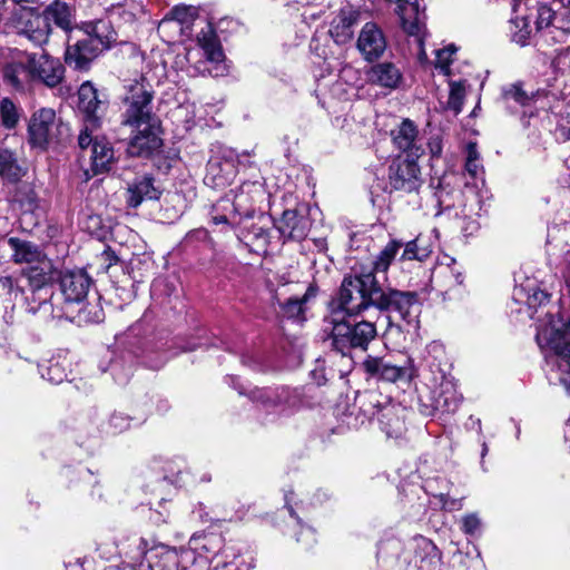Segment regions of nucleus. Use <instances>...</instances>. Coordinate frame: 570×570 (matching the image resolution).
<instances>
[{"label":"nucleus","instance_id":"f257e3e1","mask_svg":"<svg viewBox=\"0 0 570 570\" xmlns=\"http://www.w3.org/2000/svg\"><path fill=\"white\" fill-rule=\"evenodd\" d=\"M394 254L395 252H381L370 271H363L354 277H344L337 295L338 308L350 316L362 315L372 307L377 309L382 286L375 273L386 272Z\"/></svg>","mask_w":570,"mask_h":570},{"label":"nucleus","instance_id":"f03ea898","mask_svg":"<svg viewBox=\"0 0 570 570\" xmlns=\"http://www.w3.org/2000/svg\"><path fill=\"white\" fill-rule=\"evenodd\" d=\"M0 296L7 301L13 302V306L19 304L26 312L38 314L43 321L55 318H71L69 311L56 306L52 302L53 289L51 285L27 284L22 286L11 277L0 278Z\"/></svg>","mask_w":570,"mask_h":570},{"label":"nucleus","instance_id":"7ed1b4c3","mask_svg":"<svg viewBox=\"0 0 570 570\" xmlns=\"http://www.w3.org/2000/svg\"><path fill=\"white\" fill-rule=\"evenodd\" d=\"M547 322L539 325L535 340L541 350H549L558 358L560 383L570 394V323L547 314Z\"/></svg>","mask_w":570,"mask_h":570},{"label":"nucleus","instance_id":"20e7f679","mask_svg":"<svg viewBox=\"0 0 570 570\" xmlns=\"http://www.w3.org/2000/svg\"><path fill=\"white\" fill-rule=\"evenodd\" d=\"M513 12L514 17L510 21L512 40L521 46L527 45L533 32L532 19H534V29L539 31L550 27L557 17L550 7L540 4L537 0H515Z\"/></svg>","mask_w":570,"mask_h":570},{"label":"nucleus","instance_id":"39448f33","mask_svg":"<svg viewBox=\"0 0 570 570\" xmlns=\"http://www.w3.org/2000/svg\"><path fill=\"white\" fill-rule=\"evenodd\" d=\"M132 543L136 552L131 559L138 566V570H193L186 566L195 561L190 551L161 547L147 552L142 538H134Z\"/></svg>","mask_w":570,"mask_h":570},{"label":"nucleus","instance_id":"423d86ee","mask_svg":"<svg viewBox=\"0 0 570 570\" xmlns=\"http://www.w3.org/2000/svg\"><path fill=\"white\" fill-rule=\"evenodd\" d=\"M375 336L376 326L373 321L363 320L355 323L342 321L334 324L331 340L333 348L346 355L353 348L367 350Z\"/></svg>","mask_w":570,"mask_h":570},{"label":"nucleus","instance_id":"0eeeda50","mask_svg":"<svg viewBox=\"0 0 570 570\" xmlns=\"http://www.w3.org/2000/svg\"><path fill=\"white\" fill-rule=\"evenodd\" d=\"M364 371L372 377L389 383L409 382L414 376V365L411 357L367 356L363 362Z\"/></svg>","mask_w":570,"mask_h":570},{"label":"nucleus","instance_id":"6e6552de","mask_svg":"<svg viewBox=\"0 0 570 570\" xmlns=\"http://www.w3.org/2000/svg\"><path fill=\"white\" fill-rule=\"evenodd\" d=\"M12 259L24 264L21 282L27 284L51 285L58 267L45 252H13Z\"/></svg>","mask_w":570,"mask_h":570},{"label":"nucleus","instance_id":"1a4fd4ad","mask_svg":"<svg viewBox=\"0 0 570 570\" xmlns=\"http://www.w3.org/2000/svg\"><path fill=\"white\" fill-rule=\"evenodd\" d=\"M63 125L51 108H40L30 118L29 141L33 147L45 149L62 135Z\"/></svg>","mask_w":570,"mask_h":570},{"label":"nucleus","instance_id":"9d476101","mask_svg":"<svg viewBox=\"0 0 570 570\" xmlns=\"http://www.w3.org/2000/svg\"><path fill=\"white\" fill-rule=\"evenodd\" d=\"M12 23L18 35L26 37L36 46H43L49 40L51 27L42 12L21 7L14 11Z\"/></svg>","mask_w":570,"mask_h":570},{"label":"nucleus","instance_id":"9b49d317","mask_svg":"<svg viewBox=\"0 0 570 570\" xmlns=\"http://www.w3.org/2000/svg\"><path fill=\"white\" fill-rule=\"evenodd\" d=\"M423 184L417 159L396 156L389 166V185L393 190L414 193Z\"/></svg>","mask_w":570,"mask_h":570},{"label":"nucleus","instance_id":"f8f14e48","mask_svg":"<svg viewBox=\"0 0 570 570\" xmlns=\"http://www.w3.org/2000/svg\"><path fill=\"white\" fill-rule=\"evenodd\" d=\"M28 68L32 81H40L47 87L55 88L63 79L65 67L58 58L41 52H27Z\"/></svg>","mask_w":570,"mask_h":570},{"label":"nucleus","instance_id":"ddd939ff","mask_svg":"<svg viewBox=\"0 0 570 570\" xmlns=\"http://www.w3.org/2000/svg\"><path fill=\"white\" fill-rule=\"evenodd\" d=\"M377 311L395 312L406 324H412L420 313L417 294L391 288L385 291L382 287V297L379 298Z\"/></svg>","mask_w":570,"mask_h":570},{"label":"nucleus","instance_id":"4468645a","mask_svg":"<svg viewBox=\"0 0 570 570\" xmlns=\"http://www.w3.org/2000/svg\"><path fill=\"white\" fill-rule=\"evenodd\" d=\"M363 419L360 425H363L366 420H371L376 415L380 426L383 432L390 438H399L404 431V419L401 414L402 409L393 404L379 405L377 403L370 402L367 406L360 409Z\"/></svg>","mask_w":570,"mask_h":570},{"label":"nucleus","instance_id":"2eb2a0df","mask_svg":"<svg viewBox=\"0 0 570 570\" xmlns=\"http://www.w3.org/2000/svg\"><path fill=\"white\" fill-rule=\"evenodd\" d=\"M249 399L261 404L266 410H276L285 413L288 409L299 405L301 399L296 390L288 387H255L249 391Z\"/></svg>","mask_w":570,"mask_h":570},{"label":"nucleus","instance_id":"dca6fc26","mask_svg":"<svg viewBox=\"0 0 570 570\" xmlns=\"http://www.w3.org/2000/svg\"><path fill=\"white\" fill-rule=\"evenodd\" d=\"M387 48V39L382 28L374 21H368L361 28L356 49L367 62L379 60Z\"/></svg>","mask_w":570,"mask_h":570},{"label":"nucleus","instance_id":"f3484780","mask_svg":"<svg viewBox=\"0 0 570 570\" xmlns=\"http://www.w3.org/2000/svg\"><path fill=\"white\" fill-rule=\"evenodd\" d=\"M92 284L85 269L66 271L60 276V291L65 298V311L72 304H82Z\"/></svg>","mask_w":570,"mask_h":570},{"label":"nucleus","instance_id":"a211bd4d","mask_svg":"<svg viewBox=\"0 0 570 570\" xmlns=\"http://www.w3.org/2000/svg\"><path fill=\"white\" fill-rule=\"evenodd\" d=\"M394 147L403 153L404 157L419 159L424 154L423 145L419 138V129L413 121L404 119L391 131Z\"/></svg>","mask_w":570,"mask_h":570},{"label":"nucleus","instance_id":"6ab92c4d","mask_svg":"<svg viewBox=\"0 0 570 570\" xmlns=\"http://www.w3.org/2000/svg\"><path fill=\"white\" fill-rule=\"evenodd\" d=\"M266 196L264 184L244 181L235 191L233 207L235 213L242 217H252L258 204L263 203Z\"/></svg>","mask_w":570,"mask_h":570},{"label":"nucleus","instance_id":"aec40b11","mask_svg":"<svg viewBox=\"0 0 570 570\" xmlns=\"http://www.w3.org/2000/svg\"><path fill=\"white\" fill-rule=\"evenodd\" d=\"M309 225L307 206L299 205L294 209H287L283 213L282 218L277 223V229L285 240L299 242L306 237Z\"/></svg>","mask_w":570,"mask_h":570},{"label":"nucleus","instance_id":"412c9836","mask_svg":"<svg viewBox=\"0 0 570 570\" xmlns=\"http://www.w3.org/2000/svg\"><path fill=\"white\" fill-rule=\"evenodd\" d=\"M268 288L272 295V303L277 304L281 307L283 315L288 318L298 317L304 311L303 305L316 296V288L313 285L308 286L301 298L296 296L285 297L289 294L288 284H282L277 288H274L273 285H268Z\"/></svg>","mask_w":570,"mask_h":570},{"label":"nucleus","instance_id":"4be33fe9","mask_svg":"<svg viewBox=\"0 0 570 570\" xmlns=\"http://www.w3.org/2000/svg\"><path fill=\"white\" fill-rule=\"evenodd\" d=\"M107 100L102 99L98 90L90 83L83 82L78 90V108L92 127H98L99 119L107 109Z\"/></svg>","mask_w":570,"mask_h":570},{"label":"nucleus","instance_id":"5701e85b","mask_svg":"<svg viewBox=\"0 0 570 570\" xmlns=\"http://www.w3.org/2000/svg\"><path fill=\"white\" fill-rule=\"evenodd\" d=\"M360 11L351 6L338 10L330 26V35L337 45L348 43L354 36V27L358 22Z\"/></svg>","mask_w":570,"mask_h":570},{"label":"nucleus","instance_id":"b1692460","mask_svg":"<svg viewBox=\"0 0 570 570\" xmlns=\"http://www.w3.org/2000/svg\"><path fill=\"white\" fill-rule=\"evenodd\" d=\"M161 146L158 129L154 122L141 125L137 134L130 139L128 154L135 157H148Z\"/></svg>","mask_w":570,"mask_h":570},{"label":"nucleus","instance_id":"393cba45","mask_svg":"<svg viewBox=\"0 0 570 570\" xmlns=\"http://www.w3.org/2000/svg\"><path fill=\"white\" fill-rule=\"evenodd\" d=\"M414 551V562L419 570H438L441 563V552L438 547L423 535H415L409 542Z\"/></svg>","mask_w":570,"mask_h":570},{"label":"nucleus","instance_id":"a878e982","mask_svg":"<svg viewBox=\"0 0 570 570\" xmlns=\"http://www.w3.org/2000/svg\"><path fill=\"white\" fill-rule=\"evenodd\" d=\"M104 51L102 47L97 45L88 36L68 46L66 50V62L75 69H87L89 63Z\"/></svg>","mask_w":570,"mask_h":570},{"label":"nucleus","instance_id":"bb28decb","mask_svg":"<svg viewBox=\"0 0 570 570\" xmlns=\"http://www.w3.org/2000/svg\"><path fill=\"white\" fill-rule=\"evenodd\" d=\"M368 80L377 86L395 89L402 80L400 69L392 62H380L371 67L367 72Z\"/></svg>","mask_w":570,"mask_h":570},{"label":"nucleus","instance_id":"cd10ccee","mask_svg":"<svg viewBox=\"0 0 570 570\" xmlns=\"http://www.w3.org/2000/svg\"><path fill=\"white\" fill-rule=\"evenodd\" d=\"M4 81L16 90H23L32 81L28 68V57L24 52L19 60L6 66L3 70Z\"/></svg>","mask_w":570,"mask_h":570},{"label":"nucleus","instance_id":"c85d7f7f","mask_svg":"<svg viewBox=\"0 0 570 570\" xmlns=\"http://www.w3.org/2000/svg\"><path fill=\"white\" fill-rule=\"evenodd\" d=\"M151 101L153 99H145L124 102V124L136 128H140L141 125L151 124Z\"/></svg>","mask_w":570,"mask_h":570},{"label":"nucleus","instance_id":"c756f323","mask_svg":"<svg viewBox=\"0 0 570 570\" xmlns=\"http://www.w3.org/2000/svg\"><path fill=\"white\" fill-rule=\"evenodd\" d=\"M151 101L153 99H145L124 102V124L136 128H140L141 125L151 124Z\"/></svg>","mask_w":570,"mask_h":570},{"label":"nucleus","instance_id":"7c9ffc66","mask_svg":"<svg viewBox=\"0 0 570 570\" xmlns=\"http://www.w3.org/2000/svg\"><path fill=\"white\" fill-rule=\"evenodd\" d=\"M86 35L104 50L109 49L116 42L117 33L108 19H99L83 24Z\"/></svg>","mask_w":570,"mask_h":570},{"label":"nucleus","instance_id":"2f4dec72","mask_svg":"<svg viewBox=\"0 0 570 570\" xmlns=\"http://www.w3.org/2000/svg\"><path fill=\"white\" fill-rule=\"evenodd\" d=\"M114 149L105 139H95L90 149L91 170L94 175L106 173L114 163Z\"/></svg>","mask_w":570,"mask_h":570},{"label":"nucleus","instance_id":"473e14b6","mask_svg":"<svg viewBox=\"0 0 570 570\" xmlns=\"http://www.w3.org/2000/svg\"><path fill=\"white\" fill-rule=\"evenodd\" d=\"M135 361L130 353H125L110 358L107 367H101L102 372H109L117 384H127L134 373Z\"/></svg>","mask_w":570,"mask_h":570},{"label":"nucleus","instance_id":"72a5a7b5","mask_svg":"<svg viewBox=\"0 0 570 570\" xmlns=\"http://www.w3.org/2000/svg\"><path fill=\"white\" fill-rule=\"evenodd\" d=\"M128 203L131 207L139 206L146 199H157L160 191L150 177L137 178L128 188Z\"/></svg>","mask_w":570,"mask_h":570},{"label":"nucleus","instance_id":"f704fd0d","mask_svg":"<svg viewBox=\"0 0 570 570\" xmlns=\"http://www.w3.org/2000/svg\"><path fill=\"white\" fill-rule=\"evenodd\" d=\"M145 99H153V88L144 76L125 81L122 102Z\"/></svg>","mask_w":570,"mask_h":570},{"label":"nucleus","instance_id":"c9c22d12","mask_svg":"<svg viewBox=\"0 0 570 570\" xmlns=\"http://www.w3.org/2000/svg\"><path fill=\"white\" fill-rule=\"evenodd\" d=\"M24 175L14 153L8 149L0 150V177L9 183H18Z\"/></svg>","mask_w":570,"mask_h":570},{"label":"nucleus","instance_id":"e433bc0d","mask_svg":"<svg viewBox=\"0 0 570 570\" xmlns=\"http://www.w3.org/2000/svg\"><path fill=\"white\" fill-rule=\"evenodd\" d=\"M533 99L532 94H528L521 82L510 83L502 88V100L507 108L513 109L515 106H529ZM514 112L515 110H511Z\"/></svg>","mask_w":570,"mask_h":570},{"label":"nucleus","instance_id":"4c0bfd02","mask_svg":"<svg viewBox=\"0 0 570 570\" xmlns=\"http://www.w3.org/2000/svg\"><path fill=\"white\" fill-rule=\"evenodd\" d=\"M43 17L47 18L48 24L51 26L53 22L59 28L67 30L71 24V13L69 7L63 2H53L43 12Z\"/></svg>","mask_w":570,"mask_h":570},{"label":"nucleus","instance_id":"58836bf2","mask_svg":"<svg viewBox=\"0 0 570 570\" xmlns=\"http://www.w3.org/2000/svg\"><path fill=\"white\" fill-rule=\"evenodd\" d=\"M193 549L207 556H215L223 547V538L218 533L193 535Z\"/></svg>","mask_w":570,"mask_h":570},{"label":"nucleus","instance_id":"ea45409f","mask_svg":"<svg viewBox=\"0 0 570 570\" xmlns=\"http://www.w3.org/2000/svg\"><path fill=\"white\" fill-rule=\"evenodd\" d=\"M435 402L444 411L454 412L461 402V396L458 394L454 385L450 381H445L441 384Z\"/></svg>","mask_w":570,"mask_h":570},{"label":"nucleus","instance_id":"a19ab883","mask_svg":"<svg viewBox=\"0 0 570 570\" xmlns=\"http://www.w3.org/2000/svg\"><path fill=\"white\" fill-rule=\"evenodd\" d=\"M198 43L204 51L207 60L210 62H220L224 59V52L219 42L213 32H203L198 37Z\"/></svg>","mask_w":570,"mask_h":570},{"label":"nucleus","instance_id":"79ce46f5","mask_svg":"<svg viewBox=\"0 0 570 570\" xmlns=\"http://www.w3.org/2000/svg\"><path fill=\"white\" fill-rule=\"evenodd\" d=\"M212 245V239L205 228L188 232L180 242V246L184 248H206Z\"/></svg>","mask_w":570,"mask_h":570},{"label":"nucleus","instance_id":"37998d69","mask_svg":"<svg viewBox=\"0 0 570 570\" xmlns=\"http://www.w3.org/2000/svg\"><path fill=\"white\" fill-rule=\"evenodd\" d=\"M13 199L30 210L36 205L37 193L31 184L22 181L17 185Z\"/></svg>","mask_w":570,"mask_h":570},{"label":"nucleus","instance_id":"c03bdc74","mask_svg":"<svg viewBox=\"0 0 570 570\" xmlns=\"http://www.w3.org/2000/svg\"><path fill=\"white\" fill-rule=\"evenodd\" d=\"M197 16V10L191 6H176L163 19L161 24L169 21H177L181 24L190 23Z\"/></svg>","mask_w":570,"mask_h":570},{"label":"nucleus","instance_id":"a18cd8bd","mask_svg":"<svg viewBox=\"0 0 570 570\" xmlns=\"http://www.w3.org/2000/svg\"><path fill=\"white\" fill-rule=\"evenodd\" d=\"M0 117L6 128H14L19 121L18 108L9 98H3L0 101Z\"/></svg>","mask_w":570,"mask_h":570},{"label":"nucleus","instance_id":"49530a36","mask_svg":"<svg viewBox=\"0 0 570 570\" xmlns=\"http://www.w3.org/2000/svg\"><path fill=\"white\" fill-rule=\"evenodd\" d=\"M553 38L559 42H567L570 38V8L556 17Z\"/></svg>","mask_w":570,"mask_h":570},{"label":"nucleus","instance_id":"de8ad7c7","mask_svg":"<svg viewBox=\"0 0 570 570\" xmlns=\"http://www.w3.org/2000/svg\"><path fill=\"white\" fill-rule=\"evenodd\" d=\"M465 96V88L462 82L450 83V95L448 100V107L455 114L461 111L463 99Z\"/></svg>","mask_w":570,"mask_h":570},{"label":"nucleus","instance_id":"09e8293b","mask_svg":"<svg viewBox=\"0 0 570 570\" xmlns=\"http://www.w3.org/2000/svg\"><path fill=\"white\" fill-rule=\"evenodd\" d=\"M41 376L53 384H59L66 380L67 373L65 367L58 362H50L46 367L41 368Z\"/></svg>","mask_w":570,"mask_h":570},{"label":"nucleus","instance_id":"8fccbe9b","mask_svg":"<svg viewBox=\"0 0 570 570\" xmlns=\"http://www.w3.org/2000/svg\"><path fill=\"white\" fill-rule=\"evenodd\" d=\"M100 257L104 263H107V265L104 267L107 273L111 268L117 267V266H119L124 273H128V274L130 273V264L132 262L131 259L129 263H127L126 259L122 257H119L116 252H109V250L102 252Z\"/></svg>","mask_w":570,"mask_h":570},{"label":"nucleus","instance_id":"3c124183","mask_svg":"<svg viewBox=\"0 0 570 570\" xmlns=\"http://www.w3.org/2000/svg\"><path fill=\"white\" fill-rule=\"evenodd\" d=\"M102 309L97 305L82 306L77 315L78 323H99L102 321Z\"/></svg>","mask_w":570,"mask_h":570},{"label":"nucleus","instance_id":"603ef678","mask_svg":"<svg viewBox=\"0 0 570 570\" xmlns=\"http://www.w3.org/2000/svg\"><path fill=\"white\" fill-rule=\"evenodd\" d=\"M456 48L453 45H450L443 49L436 50V60L435 67L443 70L445 73L448 72L449 65L452 61V56L455 53Z\"/></svg>","mask_w":570,"mask_h":570},{"label":"nucleus","instance_id":"864d4df0","mask_svg":"<svg viewBox=\"0 0 570 570\" xmlns=\"http://www.w3.org/2000/svg\"><path fill=\"white\" fill-rule=\"evenodd\" d=\"M96 128L97 127H92V125L90 122H88V120H85V128L80 131L79 137H78V144L82 150H85L87 148L91 149V147L95 142V139L97 138V137H95V138L92 137V131Z\"/></svg>","mask_w":570,"mask_h":570},{"label":"nucleus","instance_id":"5fc2aeb1","mask_svg":"<svg viewBox=\"0 0 570 570\" xmlns=\"http://www.w3.org/2000/svg\"><path fill=\"white\" fill-rule=\"evenodd\" d=\"M401 550V542L397 539L391 538L380 542L377 553L380 556H396L399 557Z\"/></svg>","mask_w":570,"mask_h":570},{"label":"nucleus","instance_id":"6e6d98bb","mask_svg":"<svg viewBox=\"0 0 570 570\" xmlns=\"http://www.w3.org/2000/svg\"><path fill=\"white\" fill-rule=\"evenodd\" d=\"M130 417L122 413H114L109 419V425L115 433L122 432L130 426Z\"/></svg>","mask_w":570,"mask_h":570},{"label":"nucleus","instance_id":"4d7b16f0","mask_svg":"<svg viewBox=\"0 0 570 570\" xmlns=\"http://www.w3.org/2000/svg\"><path fill=\"white\" fill-rule=\"evenodd\" d=\"M481 527V520L475 513L466 514L462 518V530L464 533L473 535Z\"/></svg>","mask_w":570,"mask_h":570},{"label":"nucleus","instance_id":"13d9d810","mask_svg":"<svg viewBox=\"0 0 570 570\" xmlns=\"http://www.w3.org/2000/svg\"><path fill=\"white\" fill-rule=\"evenodd\" d=\"M549 298H550V295L547 292H544L540 288H534L528 296V304L530 307L540 306V305L549 302Z\"/></svg>","mask_w":570,"mask_h":570},{"label":"nucleus","instance_id":"bf43d9fd","mask_svg":"<svg viewBox=\"0 0 570 570\" xmlns=\"http://www.w3.org/2000/svg\"><path fill=\"white\" fill-rule=\"evenodd\" d=\"M428 147L432 158H439L442 155L443 144L440 135L430 137Z\"/></svg>","mask_w":570,"mask_h":570},{"label":"nucleus","instance_id":"052dcab7","mask_svg":"<svg viewBox=\"0 0 570 570\" xmlns=\"http://www.w3.org/2000/svg\"><path fill=\"white\" fill-rule=\"evenodd\" d=\"M296 540L298 542L305 543L306 546H311L313 542H315L313 530L309 527H302L301 533Z\"/></svg>","mask_w":570,"mask_h":570},{"label":"nucleus","instance_id":"680f3d73","mask_svg":"<svg viewBox=\"0 0 570 570\" xmlns=\"http://www.w3.org/2000/svg\"><path fill=\"white\" fill-rule=\"evenodd\" d=\"M0 246L9 245L12 249H31L30 246L17 237L2 238Z\"/></svg>","mask_w":570,"mask_h":570},{"label":"nucleus","instance_id":"e2e57ef3","mask_svg":"<svg viewBox=\"0 0 570 570\" xmlns=\"http://www.w3.org/2000/svg\"><path fill=\"white\" fill-rule=\"evenodd\" d=\"M419 240H420V238H416V239H414V240H410V242L403 243V242H401V240H394V239H393V240H391V242L385 246V248H384V249H399V248H401L402 246H405V249L412 250V249H415V248L413 247V245H415V246H416V244H415V243H416V242H419Z\"/></svg>","mask_w":570,"mask_h":570},{"label":"nucleus","instance_id":"0e129e2a","mask_svg":"<svg viewBox=\"0 0 570 570\" xmlns=\"http://www.w3.org/2000/svg\"><path fill=\"white\" fill-rule=\"evenodd\" d=\"M482 167L480 165V161H472L466 160L465 161V170L472 176L476 177L479 173L481 171Z\"/></svg>","mask_w":570,"mask_h":570},{"label":"nucleus","instance_id":"69168bd1","mask_svg":"<svg viewBox=\"0 0 570 570\" xmlns=\"http://www.w3.org/2000/svg\"><path fill=\"white\" fill-rule=\"evenodd\" d=\"M420 252H412V250H409V252H403V255L401 257V259L405 261V259H409V261H412V259H417V261H424L429 253L428 252H422V255H419Z\"/></svg>","mask_w":570,"mask_h":570},{"label":"nucleus","instance_id":"338daca9","mask_svg":"<svg viewBox=\"0 0 570 570\" xmlns=\"http://www.w3.org/2000/svg\"><path fill=\"white\" fill-rule=\"evenodd\" d=\"M466 151H468L466 160L480 161V155L478 153L475 144H472V142L469 144Z\"/></svg>","mask_w":570,"mask_h":570},{"label":"nucleus","instance_id":"774afa93","mask_svg":"<svg viewBox=\"0 0 570 570\" xmlns=\"http://www.w3.org/2000/svg\"><path fill=\"white\" fill-rule=\"evenodd\" d=\"M166 361H167L166 356H160V357L157 358L156 362L147 361L146 365L149 366L153 370H158V368H160L166 363Z\"/></svg>","mask_w":570,"mask_h":570}]
</instances>
